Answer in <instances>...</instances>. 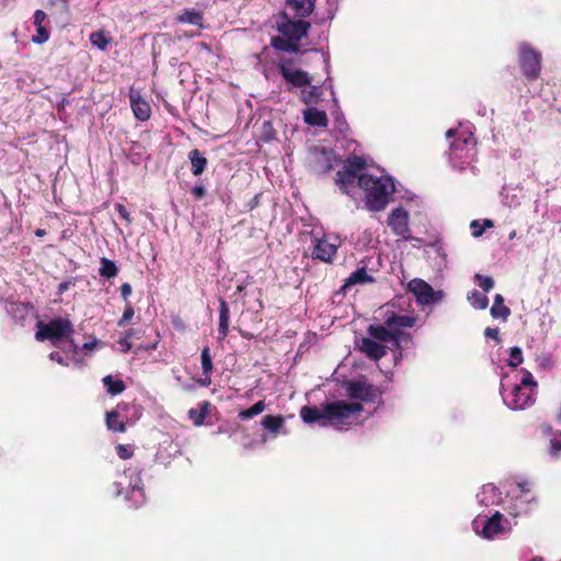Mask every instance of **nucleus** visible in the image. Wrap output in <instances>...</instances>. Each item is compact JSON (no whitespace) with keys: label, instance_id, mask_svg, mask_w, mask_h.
<instances>
[{"label":"nucleus","instance_id":"1","mask_svg":"<svg viewBox=\"0 0 561 561\" xmlns=\"http://www.w3.org/2000/svg\"><path fill=\"white\" fill-rule=\"evenodd\" d=\"M366 161L364 158L353 156L346 159L343 170L336 174V185L342 193L350 195L355 182L366 193V206L371 211L385 209L389 203L390 195L394 192V184L390 176H375L368 173L358 174L364 170Z\"/></svg>","mask_w":561,"mask_h":561},{"label":"nucleus","instance_id":"2","mask_svg":"<svg viewBox=\"0 0 561 561\" xmlns=\"http://www.w3.org/2000/svg\"><path fill=\"white\" fill-rule=\"evenodd\" d=\"M363 405L358 402L335 401L327 403L323 410L320 411L316 407H302L300 410V417L307 424H312L320 421H328L336 428H342L348 425L362 412ZM321 425L325 426L327 422Z\"/></svg>","mask_w":561,"mask_h":561},{"label":"nucleus","instance_id":"3","mask_svg":"<svg viewBox=\"0 0 561 561\" xmlns=\"http://www.w3.org/2000/svg\"><path fill=\"white\" fill-rule=\"evenodd\" d=\"M449 142V162L454 169L463 171L476 157V139L469 124L446 133Z\"/></svg>","mask_w":561,"mask_h":561},{"label":"nucleus","instance_id":"4","mask_svg":"<svg viewBox=\"0 0 561 561\" xmlns=\"http://www.w3.org/2000/svg\"><path fill=\"white\" fill-rule=\"evenodd\" d=\"M417 320L415 314H399L393 311L385 313L383 325H369L368 335L379 342L391 343L393 347L399 348L403 337L408 336L402 329L412 328Z\"/></svg>","mask_w":561,"mask_h":561},{"label":"nucleus","instance_id":"5","mask_svg":"<svg viewBox=\"0 0 561 561\" xmlns=\"http://www.w3.org/2000/svg\"><path fill=\"white\" fill-rule=\"evenodd\" d=\"M35 337L37 341H51L55 347H61L67 341H72L73 325L68 319L56 318L47 323L38 322Z\"/></svg>","mask_w":561,"mask_h":561},{"label":"nucleus","instance_id":"6","mask_svg":"<svg viewBox=\"0 0 561 561\" xmlns=\"http://www.w3.org/2000/svg\"><path fill=\"white\" fill-rule=\"evenodd\" d=\"M472 528L477 535L492 540L511 531L512 526L503 515L495 512L491 517L478 515L472 522Z\"/></svg>","mask_w":561,"mask_h":561},{"label":"nucleus","instance_id":"7","mask_svg":"<svg viewBox=\"0 0 561 561\" xmlns=\"http://www.w3.org/2000/svg\"><path fill=\"white\" fill-rule=\"evenodd\" d=\"M123 478H124V480H128V481H127V483H126V481H122V480L115 481L114 482L115 494L119 495L123 492L125 484H126L127 494H126L125 499L127 501H130L131 505L135 507L142 505L146 501V496H145V492H144V489L141 485V478L139 476L138 470L136 468L135 469L129 468L124 471Z\"/></svg>","mask_w":561,"mask_h":561},{"label":"nucleus","instance_id":"8","mask_svg":"<svg viewBox=\"0 0 561 561\" xmlns=\"http://www.w3.org/2000/svg\"><path fill=\"white\" fill-rule=\"evenodd\" d=\"M501 393L504 403L512 410H524L535 403L534 389H525L518 385H514L508 389L505 377L502 378Z\"/></svg>","mask_w":561,"mask_h":561},{"label":"nucleus","instance_id":"9","mask_svg":"<svg viewBox=\"0 0 561 561\" xmlns=\"http://www.w3.org/2000/svg\"><path fill=\"white\" fill-rule=\"evenodd\" d=\"M131 415L138 420L142 414V409L137 404L121 403L113 411L106 413V426L110 431L124 433L126 431L125 419Z\"/></svg>","mask_w":561,"mask_h":561},{"label":"nucleus","instance_id":"10","mask_svg":"<svg viewBox=\"0 0 561 561\" xmlns=\"http://www.w3.org/2000/svg\"><path fill=\"white\" fill-rule=\"evenodd\" d=\"M518 51L519 66L523 75L529 80L537 79L541 70L540 53L531 48L527 43H520L518 46Z\"/></svg>","mask_w":561,"mask_h":561},{"label":"nucleus","instance_id":"11","mask_svg":"<svg viewBox=\"0 0 561 561\" xmlns=\"http://www.w3.org/2000/svg\"><path fill=\"white\" fill-rule=\"evenodd\" d=\"M278 69L286 83L290 87L307 88L311 83V76L307 71L297 68L291 60H282Z\"/></svg>","mask_w":561,"mask_h":561},{"label":"nucleus","instance_id":"12","mask_svg":"<svg viewBox=\"0 0 561 561\" xmlns=\"http://www.w3.org/2000/svg\"><path fill=\"white\" fill-rule=\"evenodd\" d=\"M409 290L415 296L420 305H434L443 299L442 290H434L433 287L421 278H414L408 284Z\"/></svg>","mask_w":561,"mask_h":561},{"label":"nucleus","instance_id":"13","mask_svg":"<svg viewBox=\"0 0 561 561\" xmlns=\"http://www.w3.org/2000/svg\"><path fill=\"white\" fill-rule=\"evenodd\" d=\"M310 27V23L302 20H291L287 13L282 14L277 21V28L279 33L295 42H299L305 37Z\"/></svg>","mask_w":561,"mask_h":561},{"label":"nucleus","instance_id":"14","mask_svg":"<svg viewBox=\"0 0 561 561\" xmlns=\"http://www.w3.org/2000/svg\"><path fill=\"white\" fill-rule=\"evenodd\" d=\"M388 226L396 236L403 239L410 238L409 213L402 207L393 209L388 217Z\"/></svg>","mask_w":561,"mask_h":561},{"label":"nucleus","instance_id":"15","mask_svg":"<svg viewBox=\"0 0 561 561\" xmlns=\"http://www.w3.org/2000/svg\"><path fill=\"white\" fill-rule=\"evenodd\" d=\"M312 257L322 262H331L336 254L337 243L330 241L329 237L313 239Z\"/></svg>","mask_w":561,"mask_h":561},{"label":"nucleus","instance_id":"16","mask_svg":"<svg viewBox=\"0 0 561 561\" xmlns=\"http://www.w3.org/2000/svg\"><path fill=\"white\" fill-rule=\"evenodd\" d=\"M346 391L351 399H359L366 402H374L377 397V392L374 387L365 381L350 382Z\"/></svg>","mask_w":561,"mask_h":561},{"label":"nucleus","instance_id":"17","mask_svg":"<svg viewBox=\"0 0 561 561\" xmlns=\"http://www.w3.org/2000/svg\"><path fill=\"white\" fill-rule=\"evenodd\" d=\"M129 102L135 117L139 121H147L150 117L151 107L147 101L142 99L139 91L130 88Z\"/></svg>","mask_w":561,"mask_h":561},{"label":"nucleus","instance_id":"18","mask_svg":"<svg viewBox=\"0 0 561 561\" xmlns=\"http://www.w3.org/2000/svg\"><path fill=\"white\" fill-rule=\"evenodd\" d=\"M60 348L65 355H61L59 352H51L49 359L62 366H70L75 362V355L78 353V345L73 341H67L65 344H61Z\"/></svg>","mask_w":561,"mask_h":561},{"label":"nucleus","instance_id":"19","mask_svg":"<svg viewBox=\"0 0 561 561\" xmlns=\"http://www.w3.org/2000/svg\"><path fill=\"white\" fill-rule=\"evenodd\" d=\"M360 351L367 355V357L378 360L386 354V347L378 342V340L371 337H363L360 344Z\"/></svg>","mask_w":561,"mask_h":561},{"label":"nucleus","instance_id":"20","mask_svg":"<svg viewBox=\"0 0 561 561\" xmlns=\"http://www.w3.org/2000/svg\"><path fill=\"white\" fill-rule=\"evenodd\" d=\"M478 502L482 506L497 505L501 502V492L491 483L484 484L477 494Z\"/></svg>","mask_w":561,"mask_h":561},{"label":"nucleus","instance_id":"21","mask_svg":"<svg viewBox=\"0 0 561 561\" xmlns=\"http://www.w3.org/2000/svg\"><path fill=\"white\" fill-rule=\"evenodd\" d=\"M316 0H287V10H290L295 16H308L313 8Z\"/></svg>","mask_w":561,"mask_h":561},{"label":"nucleus","instance_id":"22","mask_svg":"<svg viewBox=\"0 0 561 561\" xmlns=\"http://www.w3.org/2000/svg\"><path fill=\"white\" fill-rule=\"evenodd\" d=\"M304 119L310 126L327 127L328 117L324 111L308 107L304 111Z\"/></svg>","mask_w":561,"mask_h":561},{"label":"nucleus","instance_id":"23","mask_svg":"<svg viewBox=\"0 0 561 561\" xmlns=\"http://www.w3.org/2000/svg\"><path fill=\"white\" fill-rule=\"evenodd\" d=\"M490 313L494 319H501L504 322H506L511 316V310L504 305V297L501 294H496L494 296Z\"/></svg>","mask_w":561,"mask_h":561},{"label":"nucleus","instance_id":"24","mask_svg":"<svg viewBox=\"0 0 561 561\" xmlns=\"http://www.w3.org/2000/svg\"><path fill=\"white\" fill-rule=\"evenodd\" d=\"M229 306L224 299H219V324L218 333L219 340H224L229 330Z\"/></svg>","mask_w":561,"mask_h":561},{"label":"nucleus","instance_id":"25","mask_svg":"<svg viewBox=\"0 0 561 561\" xmlns=\"http://www.w3.org/2000/svg\"><path fill=\"white\" fill-rule=\"evenodd\" d=\"M188 160L194 175L202 174L207 167V159L198 149H193L188 152Z\"/></svg>","mask_w":561,"mask_h":561},{"label":"nucleus","instance_id":"26","mask_svg":"<svg viewBox=\"0 0 561 561\" xmlns=\"http://www.w3.org/2000/svg\"><path fill=\"white\" fill-rule=\"evenodd\" d=\"M5 309L15 321L20 322L24 321L25 318L30 314V307L22 302H8L5 305Z\"/></svg>","mask_w":561,"mask_h":561},{"label":"nucleus","instance_id":"27","mask_svg":"<svg viewBox=\"0 0 561 561\" xmlns=\"http://www.w3.org/2000/svg\"><path fill=\"white\" fill-rule=\"evenodd\" d=\"M272 46L280 51L298 53L299 44L294 39H289L285 36H276L272 38Z\"/></svg>","mask_w":561,"mask_h":561},{"label":"nucleus","instance_id":"28","mask_svg":"<svg viewBox=\"0 0 561 561\" xmlns=\"http://www.w3.org/2000/svg\"><path fill=\"white\" fill-rule=\"evenodd\" d=\"M261 423L266 431L276 436L284 427V417L280 415H265Z\"/></svg>","mask_w":561,"mask_h":561},{"label":"nucleus","instance_id":"29","mask_svg":"<svg viewBox=\"0 0 561 561\" xmlns=\"http://www.w3.org/2000/svg\"><path fill=\"white\" fill-rule=\"evenodd\" d=\"M374 278L367 274V271L365 267L357 268L354 271L348 278L346 279V283L343 288L350 287L352 285L356 284H366V283H373Z\"/></svg>","mask_w":561,"mask_h":561},{"label":"nucleus","instance_id":"30","mask_svg":"<svg viewBox=\"0 0 561 561\" xmlns=\"http://www.w3.org/2000/svg\"><path fill=\"white\" fill-rule=\"evenodd\" d=\"M181 23H187L192 25H202L203 14L194 9H185L178 18Z\"/></svg>","mask_w":561,"mask_h":561},{"label":"nucleus","instance_id":"31","mask_svg":"<svg viewBox=\"0 0 561 561\" xmlns=\"http://www.w3.org/2000/svg\"><path fill=\"white\" fill-rule=\"evenodd\" d=\"M467 299L470 302V305L477 310H484L489 305V298L486 297V295L480 293L477 289L470 291L467 296Z\"/></svg>","mask_w":561,"mask_h":561},{"label":"nucleus","instance_id":"32","mask_svg":"<svg viewBox=\"0 0 561 561\" xmlns=\"http://www.w3.org/2000/svg\"><path fill=\"white\" fill-rule=\"evenodd\" d=\"M103 385L106 391L112 396H117L125 390V383L121 379H113L111 375L103 378Z\"/></svg>","mask_w":561,"mask_h":561},{"label":"nucleus","instance_id":"33","mask_svg":"<svg viewBox=\"0 0 561 561\" xmlns=\"http://www.w3.org/2000/svg\"><path fill=\"white\" fill-rule=\"evenodd\" d=\"M209 403L204 401L199 404V409H191L188 411V416L193 421L195 425H202L205 417L208 414Z\"/></svg>","mask_w":561,"mask_h":561},{"label":"nucleus","instance_id":"34","mask_svg":"<svg viewBox=\"0 0 561 561\" xmlns=\"http://www.w3.org/2000/svg\"><path fill=\"white\" fill-rule=\"evenodd\" d=\"M322 95V87L310 85L308 89H304L301 92V99L306 104L318 103Z\"/></svg>","mask_w":561,"mask_h":561},{"label":"nucleus","instance_id":"35","mask_svg":"<svg viewBox=\"0 0 561 561\" xmlns=\"http://www.w3.org/2000/svg\"><path fill=\"white\" fill-rule=\"evenodd\" d=\"M266 409V404L263 400L257 401L251 408L242 410L238 413V417L242 421L250 420L260 413H262Z\"/></svg>","mask_w":561,"mask_h":561},{"label":"nucleus","instance_id":"36","mask_svg":"<svg viewBox=\"0 0 561 561\" xmlns=\"http://www.w3.org/2000/svg\"><path fill=\"white\" fill-rule=\"evenodd\" d=\"M100 264H101V266H100L99 273L101 276L106 277V278H113L117 275V273H118L117 266L112 260L102 257L100 261Z\"/></svg>","mask_w":561,"mask_h":561},{"label":"nucleus","instance_id":"37","mask_svg":"<svg viewBox=\"0 0 561 561\" xmlns=\"http://www.w3.org/2000/svg\"><path fill=\"white\" fill-rule=\"evenodd\" d=\"M201 360H202L203 375L211 374L213 359H211L210 350L208 346H205L202 350Z\"/></svg>","mask_w":561,"mask_h":561},{"label":"nucleus","instance_id":"38","mask_svg":"<svg viewBox=\"0 0 561 561\" xmlns=\"http://www.w3.org/2000/svg\"><path fill=\"white\" fill-rule=\"evenodd\" d=\"M90 42L93 46L98 47L101 50L106 49L110 41L102 32H93L90 35Z\"/></svg>","mask_w":561,"mask_h":561},{"label":"nucleus","instance_id":"39","mask_svg":"<svg viewBox=\"0 0 561 561\" xmlns=\"http://www.w3.org/2000/svg\"><path fill=\"white\" fill-rule=\"evenodd\" d=\"M523 363V353L522 348L518 346H513L510 350V358H508V366L516 368L518 365Z\"/></svg>","mask_w":561,"mask_h":561},{"label":"nucleus","instance_id":"40","mask_svg":"<svg viewBox=\"0 0 561 561\" xmlns=\"http://www.w3.org/2000/svg\"><path fill=\"white\" fill-rule=\"evenodd\" d=\"M474 279L478 286L481 287L485 293H489L494 287V280L491 276L476 274Z\"/></svg>","mask_w":561,"mask_h":561},{"label":"nucleus","instance_id":"41","mask_svg":"<svg viewBox=\"0 0 561 561\" xmlns=\"http://www.w3.org/2000/svg\"><path fill=\"white\" fill-rule=\"evenodd\" d=\"M492 226H493V224H492V221L490 219H485L483 221V225H481L479 222V220H472L471 224H470L472 236L474 238H478V237L482 236V233L485 230V227H492Z\"/></svg>","mask_w":561,"mask_h":561},{"label":"nucleus","instance_id":"42","mask_svg":"<svg viewBox=\"0 0 561 561\" xmlns=\"http://www.w3.org/2000/svg\"><path fill=\"white\" fill-rule=\"evenodd\" d=\"M129 159L131 163L139 164L145 160L142 147L139 144H134L130 148Z\"/></svg>","mask_w":561,"mask_h":561},{"label":"nucleus","instance_id":"43","mask_svg":"<svg viewBox=\"0 0 561 561\" xmlns=\"http://www.w3.org/2000/svg\"><path fill=\"white\" fill-rule=\"evenodd\" d=\"M549 451L554 457H558L561 453V432H557L550 438Z\"/></svg>","mask_w":561,"mask_h":561},{"label":"nucleus","instance_id":"44","mask_svg":"<svg viewBox=\"0 0 561 561\" xmlns=\"http://www.w3.org/2000/svg\"><path fill=\"white\" fill-rule=\"evenodd\" d=\"M49 38V32L45 26L36 27V35L32 37V41L36 44H43Z\"/></svg>","mask_w":561,"mask_h":561},{"label":"nucleus","instance_id":"45","mask_svg":"<svg viewBox=\"0 0 561 561\" xmlns=\"http://www.w3.org/2000/svg\"><path fill=\"white\" fill-rule=\"evenodd\" d=\"M134 308L130 304H127L123 312L122 318L118 320V327H125L134 317Z\"/></svg>","mask_w":561,"mask_h":561},{"label":"nucleus","instance_id":"46","mask_svg":"<svg viewBox=\"0 0 561 561\" xmlns=\"http://www.w3.org/2000/svg\"><path fill=\"white\" fill-rule=\"evenodd\" d=\"M522 373L523 376L519 386H522L525 389H527L528 387H531V389L537 387V382L535 381L530 371L524 369Z\"/></svg>","mask_w":561,"mask_h":561},{"label":"nucleus","instance_id":"47","mask_svg":"<svg viewBox=\"0 0 561 561\" xmlns=\"http://www.w3.org/2000/svg\"><path fill=\"white\" fill-rule=\"evenodd\" d=\"M116 453L121 459H129L133 456V450L130 446L127 445H118Z\"/></svg>","mask_w":561,"mask_h":561},{"label":"nucleus","instance_id":"48","mask_svg":"<svg viewBox=\"0 0 561 561\" xmlns=\"http://www.w3.org/2000/svg\"><path fill=\"white\" fill-rule=\"evenodd\" d=\"M117 343L122 353H127L131 348V342L125 335L121 336Z\"/></svg>","mask_w":561,"mask_h":561},{"label":"nucleus","instance_id":"49","mask_svg":"<svg viewBox=\"0 0 561 561\" xmlns=\"http://www.w3.org/2000/svg\"><path fill=\"white\" fill-rule=\"evenodd\" d=\"M47 15L42 10H36L34 13V24L36 27L44 26V22L46 20Z\"/></svg>","mask_w":561,"mask_h":561},{"label":"nucleus","instance_id":"50","mask_svg":"<svg viewBox=\"0 0 561 561\" xmlns=\"http://www.w3.org/2000/svg\"><path fill=\"white\" fill-rule=\"evenodd\" d=\"M335 126L340 131L346 129V122L343 117V114L337 110L335 113Z\"/></svg>","mask_w":561,"mask_h":561},{"label":"nucleus","instance_id":"51","mask_svg":"<svg viewBox=\"0 0 561 561\" xmlns=\"http://www.w3.org/2000/svg\"><path fill=\"white\" fill-rule=\"evenodd\" d=\"M192 194L194 195L195 198L197 199H201L205 196L206 194V188L203 184H196L193 188H192Z\"/></svg>","mask_w":561,"mask_h":561},{"label":"nucleus","instance_id":"52","mask_svg":"<svg viewBox=\"0 0 561 561\" xmlns=\"http://www.w3.org/2000/svg\"><path fill=\"white\" fill-rule=\"evenodd\" d=\"M484 336L488 337V339H493L495 340L497 343L500 342V337H499V329L496 328H490L488 327L485 330H484Z\"/></svg>","mask_w":561,"mask_h":561},{"label":"nucleus","instance_id":"53","mask_svg":"<svg viewBox=\"0 0 561 561\" xmlns=\"http://www.w3.org/2000/svg\"><path fill=\"white\" fill-rule=\"evenodd\" d=\"M130 294H131V286H130V284H128V283H124V284L121 286V295H122L123 299H124L125 301H127V300H128V297L130 296Z\"/></svg>","mask_w":561,"mask_h":561},{"label":"nucleus","instance_id":"54","mask_svg":"<svg viewBox=\"0 0 561 561\" xmlns=\"http://www.w3.org/2000/svg\"><path fill=\"white\" fill-rule=\"evenodd\" d=\"M158 343H159V341H156V342L150 343V344H140V345L137 346L135 353H138L140 351H153V350L157 348Z\"/></svg>","mask_w":561,"mask_h":561},{"label":"nucleus","instance_id":"55","mask_svg":"<svg viewBox=\"0 0 561 561\" xmlns=\"http://www.w3.org/2000/svg\"><path fill=\"white\" fill-rule=\"evenodd\" d=\"M117 211H118L119 216L123 219H125L127 222L131 221L129 211L123 205H117Z\"/></svg>","mask_w":561,"mask_h":561},{"label":"nucleus","instance_id":"56","mask_svg":"<svg viewBox=\"0 0 561 561\" xmlns=\"http://www.w3.org/2000/svg\"><path fill=\"white\" fill-rule=\"evenodd\" d=\"M518 488L520 492L525 495H527L530 492V483L527 481L519 482Z\"/></svg>","mask_w":561,"mask_h":561},{"label":"nucleus","instance_id":"57","mask_svg":"<svg viewBox=\"0 0 561 561\" xmlns=\"http://www.w3.org/2000/svg\"><path fill=\"white\" fill-rule=\"evenodd\" d=\"M140 333H141V332H140V331H138V330L129 329V330H127V331L124 333V335H125L126 337H128L129 340H130V339H133V337H135V339H139V337H140Z\"/></svg>","mask_w":561,"mask_h":561},{"label":"nucleus","instance_id":"58","mask_svg":"<svg viewBox=\"0 0 561 561\" xmlns=\"http://www.w3.org/2000/svg\"><path fill=\"white\" fill-rule=\"evenodd\" d=\"M211 382L210 374L203 375V378L198 380V383L203 387H208Z\"/></svg>","mask_w":561,"mask_h":561},{"label":"nucleus","instance_id":"59","mask_svg":"<svg viewBox=\"0 0 561 561\" xmlns=\"http://www.w3.org/2000/svg\"><path fill=\"white\" fill-rule=\"evenodd\" d=\"M70 285H71L70 282H62V283H60L59 286H58V291L60 294L66 291L70 287Z\"/></svg>","mask_w":561,"mask_h":561},{"label":"nucleus","instance_id":"60","mask_svg":"<svg viewBox=\"0 0 561 561\" xmlns=\"http://www.w3.org/2000/svg\"><path fill=\"white\" fill-rule=\"evenodd\" d=\"M95 343H96V341L89 342V343H84V344L82 345V348H83V350H88V351H90V350H92V348L94 347Z\"/></svg>","mask_w":561,"mask_h":561},{"label":"nucleus","instance_id":"61","mask_svg":"<svg viewBox=\"0 0 561 561\" xmlns=\"http://www.w3.org/2000/svg\"><path fill=\"white\" fill-rule=\"evenodd\" d=\"M322 57H323V62H324L325 71L328 72L329 71V67H330V65H329V57H328V55H325L323 53H322Z\"/></svg>","mask_w":561,"mask_h":561},{"label":"nucleus","instance_id":"62","mask_svg":"<svg viewBox=\"0 0 561 561\" xmlns=\"http://www.w3.org/2000/svg\"><path fill=\"white\" fill-rule=\"evenodd\" d=\"M35 234H36L37 237H43V236L45 234V230L37 229V230L35 231Z\"/></svg>","mask_w":561,"mask_h":561},{"label":"nucleus","instance_id":"63","mask_svg":"<svg viewBox=\"0 0 561 561\" xmlns=\"http://www.w3.org/2000/svg\"><path fill=\"white\" fill-rule=\"evenodd\" d=\"M328 88L330 89V92H331L332 96H334V90H333L332 84H329ZM333 101H334V103H336V99L335 98H333Z\"/></svg>","mask_w":561,"mask_h":561},{"label":"nucleus","instance_id":"64","mask_svg":"<svg viewBox=\"0 0 561 561\" xmlns=\"http://www.w3.org/2000/svg\"><path fill=\"white\" fill-rule=\"evenodd\" d=\"M531 561H543V559H542V558H540V557H535V558H533V560H531Z\"/></svg>","mask_w":561,"mask_h":561}]
</instances>
